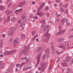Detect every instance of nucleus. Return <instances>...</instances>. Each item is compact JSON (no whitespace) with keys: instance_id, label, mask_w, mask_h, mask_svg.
Wrapping results in <instances>:
<instances>
[{"instance_id":"f257e3e1","label":"nucleus","mask_w":73,"mask_h":73,"mask_svg":"<svg viewBox=\"0 0 73 73\" xmlns=\"http://www.w3.org/2000/svg\"><path fill=\"white\" fill-rule=\"evenodd\" d=\"M24 50L23 51V54L25 56H29V51L28 49L30 48V46L29 45L28 46V47L27 46L25 45L24 47Z\"/></svg>"},{"instance_id":"f03ea898","label":"nucleus","mask_w":73,"mask_h":73,"mask_svg":"<svg viewBox=\"0 0 73 73\" xmlns=\"http://www.w3.org/2000/svg\"><path fill=\"white\" fill-rule=\"evenodd\" d=\"M50 34L48 33V32H46L44 34V36L45 37H46V39H43L44 41H45L46 42H47L48 41V40H50V38L49 37V36H50Z\"/></svg>"},{"instance_id":"7ed1b4c3","label":"nucleus","mask_w":73,"mask_h":73,"mask_svg":"<svg viewBox=\"0 0 73 73\" xmlns=\"http://www.w3.org/2000/svg\"><path fill=\"white\" fill-rule=\"evenodd\" d=\"M44 7V3H42L37 9V12H38L36 13L37 15L40 16V12H40L42 9V8H43Z\"/></svg>"},{"instance_id":"20e7f679","label":"nucleus","mask_w":73,"mask_h":73,"mask_svg":"<svg viewBox=\"0 0 73 73\" xmlns=\"http://www.w3.org/2000/svg\"><path fill=\"white\" fill-rule=\"evenodd\" d=\"M68 20L69 19L68 18H64L61 20L60 23L61 24H64L65 23V22L66 21L67 25L69 26V25H70V23H67Z\"/></svg>"},{"instance_id":"39448f33","label":"nucleus","mask_w":73,"mask_h":73,"mask_svg":"<svg viewBox=\"0 0 73 73\" xmlns=\"http://www.w3.org/2000/svg\"><path fill=\"white\" fill-rule=\"evenodd\" d=\"M58 47L62 48L63 50H65V49H66V46L64 44V43L62 42L60 44Z\"/></svg>"},{"instance_id":"423d86ee","label":"nucleus","mask_w":73,"mask_h":73,"mask_svg":"<svg viewBox=\"0 0 73 73\" xmlns=\"http://www.w3.org/2000/svg\"><path fill=\"white\" fill-rule=\"evenodd\" d=\"M25 4V1L20 3L17 6V7H16V8H19V7H23Z\"/></svg>"},{"instance_id":"0eeeda50","label":"nucleus","mask_w":73,"mask_h":73,"mask_svg":"<svg viewBox=\"0 0 73 73\" xmlns=\"http://www.w3.org/2000/svg\"><path fill=\"white\" fill-rule=\"evenodd\" d=\"M41 53H40L39 54H38V55L37 56V62L36 65V67H37V65H38L39 63L40 62V57H41Z\"/></svg>"},{"instance_id":"6e6552de","label":"nucleus","mask_w":73,"mask_h":73,"mask_svg":"<svg viewBox=\"0 0 73 73\" xmlns=\"http://www.w3.org/2000/svg\"><path fill=\"white\" fill-rule=\"evenodd\" d=\"M46 63H43L42 65H41L40 66V68H38V70H40L41 69H42V70H43V69H44V68H45V67H46Z\"/></svg>"},{"instance_id":"1a4fd4ad","label":"nucleus","mask_w":73,"mask_h":73,"mask_svg":"<svg viewBox=\"0 0 73 73\" xmlns=\"http://www.w3.org/2000/svg\"><path fill=\"white\" fill-rule=\"evenodd\" d=\"M49 25H46L43 29V31L44 32H45L46 31H47L46 32H48V31H49Z\"/></svg>"},{"instance_id":"9d476101","label":"nucleus","mask_w":73,"mask_h":73,"mask_svg":"<svg viewBox=\"0 0 73 73\" xmlns=\"http://www.w3.org/2000/svg\"><path fill=\"white\" fill-rule=\"evenodd\" d=\"M40 23H42V25L41 28H43L45 25V23H46V22L45 20H41L40 21Z\"/></svg>"},{"instance_id":"9b49d317","label":"nucleus","mask_w":73,"mask_h":73,"mask_svg":"<svg viewBox=\"0 0 73 73\" xmlns=\"http://www.w3.org/2000/svg\"><path fill=\"white\" fill-rule=\"evenodd\" d=\"M5 12L6 13L7 16H9V15H11V14L13 12L8 10H7L5 11Z\"/></svg>"},{"instance_id":"f8f14e48","label":"nucleus","mask_w":73,"mask_h":73,"mask_svg":"<svg viewBox=\"0 0 73 73\" xmlns=\"http://www.w3.org/2000/svg\"><path fill=\"white\" fill-rule=\"evenodd\" d=\"M65 31L66 30L65 29L62 30L59 32L58 33L56 34V35L57 36H58V35H62L65 33Z\"/></svg>"},{"instance_id":"ddd939ff","label":"nucleus","mask_w":73,"mask_h":73,"mask_svg":"<svg viewBox=\"0 0 73 73\" xmlns=\"http://www.w3.org/2000/svg\"><path fill=\"white\" fill-rule=\"evenodd\" d=\"M42 49H43V48L42 47L39 46L37 48V51L38 52H41L42 50Z\"/></svg>"},{"instance_id":"4468645a","label":"nucleus","mask_w":73,"mask_h":73,"mask_svg":"<svg viewBox=\"0 0 73 73\" xmlns=\"http://www.w3.org/2000/svg\"><path fill=\"white\" fill-rule=\"evenodd\" d=\"M4 68V64L2 61H0V69H1Z\"/></svg>"},{"instance_id":"2eb2a0df","label":"nucleus","mask_w":73,"mask_h":73,"mask_svg":"<svg viewBox=\"0 0 73 73\" xmlns=\"http://www.w3.org/2000/svg\"><path fill=\"white\" fill-rule=\"evenodd\" d=\"M17 51V50H12L11 51H10L9 52V54H13L15 52H16Z\"/></svg>"},{"instance_id":"dca6fc26","label":"nucleus","mask_w":73,"mask_h":73,"mask_svg":"<svg viewBox=\"0 0 73 73\" xmlns=\"http://www.w3.org/2000/svg\"><path fill=\"white\" fill-rule=\"evenodd\" d=\"M52 49V53L54 54H55V48L54 47V46H51Z\"/></svg>"},{"instance_id":"f3484780","label":"nucleus","mask_w":73,"mask_h":73,"mask_svg":"<svg viewBox=\"0 0 73 73\" xmlns=\"http://www.w3.org/2000/svg\"><path fill=\"white\" fill-rule=\"evenodd\" d=\"M28 67L27 66V65H25L23 67V69L24 71H27L28 70Z\"/></svg>"},{"instance_id":"a211bd4d","label":"nucleus","mask_w":73,"mask_h":73,"mask_svg":"<svg viewBox=\"0 0 73 73\" xmlns=\"http://www.w3.org/2000/svg\"><path fill=\"white\" fill-rule=\"evenodd\" d=\"M66 62H65L64 61L62 63V64L64 67H65V66H68V63Z\"/></svg>"},{"instance_id":"6ab92c4d","label":"nucleus","mask_w":73,"mask_h":73,"mask_svg":"<svg viewBox=\"0 0 73 73\" xmlns=\"http://www.w3.org/2000/svg\"><path fill=\"white\" fill-rule=\"evenodd\" d=\"M3 54L4 56H7V55H9V52L7 51H6L4 52Z\"/></svg>"},{"instance_id":"aec40b11","label":"nucleus","mask_w":73,"mask_h":73,"mask_svg":"<svg viewBox=\"0 0 73 73\" xmlns=\"http://www.w3.org/2000/svg\"><path fill=\"white\" fill-rule=\"evenodd\" d=\"M14 42L16 44H19V38H16L14 40Z\"/></svg>"},{"instance_id":"412c9836","label":"nucleus","mask_w":73,"mask_h":73,"mask_svg":"<svg viewBox=\"0 0 73 73\" xmlns=\"http://www.w3.org/2000/svg\"><path fill=\"white\" fill-rule=\"evenodd\" d=\"M58 42H61L64 41V38H59L58 40Z\"/></svg>"},{"instance_id":"4be33fe9","label":"nucleus","mask_w":73,"mask_h":73,"mask_svg":"<svg viewBox=\"0 0 73 73\" xmlns=\"http://www.w3.org/2000/svg\"><path fill=\"white\" fill-rule=\"evenodd\" d=\"M13 31H11L8 33V35L9 36H12L13 35Z\"/></svg>"},{"instance_id":"5701e85b","label":"nucleus","mask_w":73,"mask_h":73,"mask_svg":"<svg viewBox=\"0 0 73 73\" xmlns=\"http://www.w3.org/2000/svg\"><path fill=\"white\" fill-rule=\"evenodd\" d=\"M27 22V19H25V20L23 22V23L21 25H20L21 27H23V25H25V22Z\"/></svg>"},{"instance_id":"b1692460","label":"nucleus","mask_w":73,"mask_h":73,"mask_svg":"<svg viewBox=\"0 0 73 73\" xmlns=\"http://www.w3.org/2000/svg\"><path fill=\"white\" fill-rule=\"evenodd\" d=\"M27 67H28V69H31L32 67V65L30 64H27Z\"/></svg>"},{"instance_id":"393cba45","label":"nucleus","mask_w":73,"mask_h":73,"mask_svg":"<svg viewBox=\"0 0 73 73\" xmlns=\"http://www.w3.org/2000/svg\"><path fill=\"white\" fill-rule=\"evenodd\" d=\"M25 14H24L21 16L22 20H25Z\"/></svg>"},{"instance_id":"a878e982","label":"nucleus","mask_w":73,"mask_h":73,"mask_svg":"<svg viewBox=\"0 0 73 73\" xmlns=\"http://www.w3.org/2000/svg\"><path fill=\"white\" fill-rule=\"evenodd\" d=\"M72 70L70 68H68L66 71V73H71Z\"/></svg>"},{"instance_id":"bb28decb","label":"nucleus","mask_w":73,"mask_h":73,"mask_svg":"<svg viewBox=\"0 0 73 73\" xmlns=\"http://www.w3.org/2000/svg\"><path fill=\"white\" fill-rule=\"evenodd\" d=\"M21 37L23 39H25V38H26V36L24 34H22L21 35Z\"/></svg>"},{"instance_id":"cd10ccee","label":"nucleus","mask_w":73,"mask_h":73,"mask_svg":"<svg viewBox=\"0 0 73 73\" xmlns=\"http://www.w3.org/2000/svg\"><path fill=\"white\" fill-rule=\"evenodd\" d=\"M16 18L15 17H14L11 18V21L12 22H14V21H16Z\"/></svg>"},{"instance_id":"c85d7f7f","label":"nucleus","mask_w":73,"mask_h":73,"mask_svg":"<svg viewBox=\"0 0 73 73\" xmlns=\"http://www.w3.org/2000/svg\"><path fill=\"white\" fill-rule=\"evenodd\" d=\"M4 7L2 6H0V10H1V11H4Z\"/></svg>"},{"instance_id":"c756f323","label":"nucleus","mask_w":73,"mask_h":73,"mask_svg":"<svg viewBox=\"0 0 73 73\" xmlns=\"http://www.w3.org/2000/svg\"><path fill=\"white\" fill-rule=\"evenodd\" d=\"M38 36V35L37 34H36V35L35 36V37L33 38L32 39V40L33 41H34L35 40V38L37 37Z\"/></svg>"},{"instance_id":"7c9ffc66","label":"nucleus","mask_w":73,"mask_h":73,"mask_svg":"<svg viewBox=\"0 0 73 73\" xmlns=\"http://www.w3.org/2000/svg\"><path fill=\"white\" fill-rule=\"evenodd\" d=\"M56 21L57 22H60V19L58 17H57L56 18H55Z\"/></svg>"},{"instance_id":"2f4dec72","label":"nucleus","mask_w":73,"mask_h":73,"mask_svg":"<svg viewBox=\"0 0 73 73\" xmlns=\"http://www.w3.org/2000/svg\"><path fill=\"white\" fill-rule=\"evenodd\" d=\"M70 60V58L69 57H68L66 58V59L64 61L65 62H67V61H69Z\"/></svg>"},{"instance_id":"473e14b6","label":"nucleus","mask_w":73,"mask_h":73,"mask_svg":"<svg viewBox=\"0 0 73 73\" xmlns=\"http://www.w3.org/2000/svg\"><path fill=\"white\" fill-rule=\"evenodd\" d=\"M25 64V62H23L20 64V66H23V65H24Z\"/></svg>"},{"instance_id":"72a5a7b5","label":"nucleus","mask_w":73,"mask_h":73,"mask_svg":"<svg viewBox=\"0 0 73 73\" xmlns=\"http://www.w3.org/2000/svg\"><path fill=\"white\" fill-rule=\"evenodd\" d=\"M30 18H32V17H33L34 19H38V17H37L36 16H35V17H32L31 16H30Z\"/></svg>"},{"instance_id":"f704fd0d","label":"nucleus","mask_w":73,"mask_h":73,"mask_svg":"<svg viewBox=\"0 0 73 73\" xmlns=\"http://www.w3.org/2000/svg\"><path fill=\"white\" fill-rule=\"evenodd\" d=\"M11 17L9 16H8L7 17V22H9L10 21V20H11Z\"/></svg>"},{"instance_id":"c9c22d12","label":"nucleus","mask_w":73,"mask_h":73,"mask_svg":"<svg viewBox=\"0 0 73 73\" xmlns=\"http://www.w3.org/2000/svg\"><path fill=\"white\" fill-rule=\"evenodd\" d=\"M62 29V27L61 26V25H59V31H61Z\"/></svg>"},{"instance_id":"e433bc0d","label":"nucleus","mask_w":73,"mask_h":73,"mask_svg":"<svg viewBox=\"0 0 73 73\" xmlns=\"http://www.w3.org/2000/svg\"><path fill=\"white\" fill-rule=\"evenodd\" d=\"M60 9L61 11V12H64V9L63 7H60Z\"/></svg>"},{"instance_id":"4c0bfd02","label":"nucleus","mask_w":73,"mask_h":73,"mask_svg":"<svg viewBox=\"0 0 73 73\" xmlns=\"http://www.w3.org/2000/svg\"><path fill=\"white\" fill-rule=\"evenodd\" d=\"M36 33V31H34L32 32V36H34L35 34Z\"/></svg>"},{"instance_id":"58836bf2","label":"nucleus","mask_w":73,"mask_h":73,"mask_svg":"<svg viewBox=\"0 0 73 73\" xmlns=\"http://www.w3.org/2000/svg\"><path fill=\"white\" fill-rule=\"evenodd\" d=\"M14 12L15 13H16V14H17V13H19V10H15L14 11Z\"/></svg>"},{"instance_id":"ea45409f","label":"nucleus","mask_w":73,"mask_h":73,"mask_svg":"<svg viewBox=\"0 0 73 73\" xmlns=\"http://www.w3.org/2000/svg\"><path fill=\"white\" fill-rule=\"evenodd\" d=\"M45 14L42 12H40V16H44Z\"/></svg>"},{"instance_id":"a19ab883","label":"nucleus","mask_w":73,"mask_h":73,"mask_svg":"<svg viewBox=\"0 0 73 73\" xmlns=\"http://www.w3.org/2000/svg\"><path fill=\"white\" fill-rule=\"evenodd\" d=\"M45 52H46V53H50V52L49 50V49H47V50H46L45 51Z\"/></svg>"},{"instance_id":"79ce46f5","label":"nucleus","mask_w":73,"mask_h":73,"mask_svg":"<svg viewBox=\"0 0 73 73\" xmlns=\"http://www.w3.org/2000/svg\"><path fill=\"white\" fill-rule=\"evenodd\" d=\"M56 54H61V52H60L58 53V52H59L58 51L56 50Z\"/></svg>"},{"instance_id":"37998d69","label":"nucleus","mask_w":73,"mask_h":73,"mask_svg":"<svg viewBox=\"0 0 73 73\" xmlns=\"http://www.w3.org/2000/svg\"><path fill=\"white\" fill-rule=\"evenodd\" d=\"M73 35H70L68 36V38H73Z\"/></svg>"},{"instance_id":"c03bdc74","label":"nucleus","mask_w":73,"mask_h":73,"mask_svg":"<svg viewBox=\"0 0 73 73\" xmlns=\"http://www.w3.org/2000/svg\"><path fill=\"white\" fill-rule=\"evenodd\" d=\"M45 55L46 57H47V58H48V57H49V56L48 54H45Z\"/></svg>"},{"instance_id":"a18cd8bd","label":"nucleus","mask_w":73,"mask_h":73,"mask_svg":"<svg viewBox=\"0 0 73 73\" xmlns=\"http://www.w3.org/2000/svg\"><path fill=\"white\" fill-rule=\"evenodd\" d=\"M12 4V2H10V3L9 4V5L8 6V7H10V6L11 5V4Z\"/></svg>"},{"instance_id":"49530a36","label":"nucleus","mask_w":73,"mask_h":73,"mask_svg":"<svg viewBox=\"0 0 73 73\" xmlns=\"http://www.w3.org/2000/svg\"><path fill=\"white\" fill-rule=\"evenodd\" d=\"M0 44H2L3 45V41L2 39H0Z\"/></svg>"},{"instance_id":"de8ad7c7","label":"nucleus","mask_w":73,"mask_h":73,"mask_svg":"<svg viewBox=\"0 0 73 73\" xmlns=\"http://www.w3.org/2000/svg\"><path fill=\"white\" fill-rule=\"evenodd\" d=\"M22 55H23V51L20 52L19 53L20 56H22Z\"/></svg>"},{"instance_id":"09e8293b","label":"nucleus","mask_w":73,"mask_h":73,"mask_svg":"<svg viewBox=\"0 0 73 73\" xmlns=\"http://www.w3.org/2000/svg\"><path fill=\"white\" fill-rule=\"evenodd\" d=\"M64 13H68V9H65V10L64 11Z\"/></svg>"},{"instance_id":"8fccbe9b","label":"nucleus","mask_w":73,"mask_h":73,"mask_svg":"<svg viewBox=\"0 0 73 73\" xmlns=\"http://www.w3.org/2000/svg\"><path fill=\"white\" fill-rule=\"evenodd\" d=\"M49 14L48 13H46V16L47 17H49Z\"/></svg>"},{"instance_id":"3c124183","label":"nucleus","mask_w":73,"mask_h":73,"mask_svg":"<svg viewBox=\"0 0 73 73\" xmlns=\"http://www.w3.org/2000/svg\"><path fill=\"white\" fill-rule=\"evenodd\" d=\"M45 58H46V56H45V55H44L43 56L42 58H43V59H44V60H45Z\"/></svg>"},{"instance_id":"603ef678","label":"nucleus","mask_w":73,"mask_h":73,"mask_svg":"<svg viewBox=\"0 0 73 73\" xmlns=\"http://www.w3.org/2000/svg\"><path fill=\"white\" fill-rule=\"evenodd\" d=\"M45 9L46 11L47 10H48V9H49V7H46L45 8Z\"/></svg>"},{"instance_id":"864d4df0","label":"nucleus","mask_w":73,"mask_h":73,"mask_svg":"<svg viewBox=\"0 0 73 73\" xmlns=\"http://www.w3.org/2000/svg\"><path fill=\"white\" fill-rule=\"evenodd\" d=\"M62 3L60 2L59 5V7H62Z\"/></svg>"},{"instance_id":"5fc2aeb1","label":"nucleus","mask_w":73,"mask_h":73,"mask_svg":"<svg viewBox=\"0 0 73 73\" xmlns=\"http://www.w3.org/2000/svg\"><path fill=\"white\" fill-rule=\"evenodd\" d=\"M9 29L11 30H12L14 29L13 27H10Z\"/></svg>"},{"instance_id":"6e6d98bb","label":"nucleus","mask_w":73,"mask_h":73,"mask_svg":"<svg viewBox=\"0 0 73 73\" xmlns=\"http://www.w3.org/2000/svg\"><path fill=\"white\" fill-rule=\"evenodd\" d=\"M17 29V25H16L15 26V27L14 28V29Z\"/></svg>"},{"instance_id":"4d7b16f0","label":"nucleus","mask_w":73,"mask_h":73,"mask_svg":"<svg viewBox=\"0 0 73 73\" xmlns=\"http://www.w3.org/2000/svg\"><path fill=\"white\" fill-rule=\"evenodd\" d=\"M71 64H73V58H72L71 60Z\"/></svg>"},{"instance_id":"13d9d810","label":"nucleus","mask_w":73,"mask_h":73,"mask_svg":"<svg viewBox=\"0 0 73 73\" xmlns=\"http://www.w3.org/2000/svg\"><path fill=\"white\" fill-rule=\"evenodd\" d=\"M19 66H20V64H16V66L17 67V68L19 67Z\"/></svg>"},{"instance_id":"bf43d9fd","label":"nucleus","mask_w":73,"mask_h":73,"mask_svg":"<svg viewBox=\"0 0 73 73\" xmlns=\"http://www.w3.org/2000/svg\"><path fill=\"white\" fill-rule=\"evenodd\" d=\"M2 36H3V38H4V37H5V34H3V35Z\"/></svg>"},{"instance_id":"052dcab7","label":"nucleus","mask_w":73,"mask_h":73,"mask_svg":"<svg viewBox=\"0 0 73 73\" xmlns=\"http://www.w3.org/2000/svg\"><path fill=\"white\" fill-rule=\"evenodd\" d=\"M18 10H19V12L20 11H23V9H18Z\"/></svg>"},{"instance_id":"680f3d73","label":"nucleus","mask_w":73,"mask_h":73,"mask_svg":"<svg viewBox=\"0 0 73 73\" xmlns=\"http://www.w3.org/2000/svg\"><path fill=\"white\" fill-rule=\"evenodd\" d=\"M35 2L34 1H33L32 2V4H35Z\"/></svg>"},{"instance_id":"e2e57ef3","label":"nucleus","mask_w":73,"mask_h":73,"mask_svg":"<svg viewBox=\"0 0 73 73\" xmlns=\"http://www.w3.org/2000/svg\"><path fill=\"white\" fill-rule=\"evenodd\" d=\"M0 56L1 57H4V55L3 54H1Z\"/></svg>"},{"instance_id":"0e129e2a","label":"nucleus","mask_w":73,"mask_h":73,"mask_svg":"<svg viewBox=\"0 0 73 73\" xmlns=\"http://www.w3.org/2000/svg\"><path fill=\"white\" fill-rule=\"evenodd\" d=\"M54 7H57V5L56 4V3H55L54 5Z\"/></svg>"},{"instance_id":"69168bd1","label":"nucleus","mask_w":73,"mask_h":73,"mask_svg":"<svg viewBox=\"0 0 73 73\" xmlns=\"http://www.w3.org/2000/svg\"><path fill=\"white\" fill-rule=\"evenodd\" d=\"M2 44H0V48H2Z\"/></svg>"},{"instance_id":"338daca9","label":"nucleus","mask_w":73,"mask_h":73,"mask_svg":"<svg viewBox=\"0 0 73 73\" xmlns=\"http://www.w3.org/2000/svg\"><path fill=\"white\" fill-rule=\"evenodd\" d=\"M15 71L16 72H18V69H17V68H16Z\"/></svg>"},{"instance_id":"774afa93","label":"nucleus","mask_w":73,"mask_h":73,"mask_svg":"<svg viewBox=\"0 0 73 73\" xmlns=\"http://www.w3.org/2000/svg\"><path fill=\"white\" fill-rule=\"evenodd\" d=\"M59 0H56V3H59Z\"/></svg>"}]
</instances>
